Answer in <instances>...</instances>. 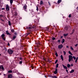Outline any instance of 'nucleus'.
Returning <instances> with one entry per match:
<instances>
[{"instance_id":"1","label":"nucleus","mask_w":78,"mask_h":78,"mask_svg":"<svg viewBox=\"0 0 78 78\" xmlns=\"http://www.w3.org/2000/svg\"><path fill=\"white\" fill-rule=\"evenodd\" d=\"M34 28V27H33L32 25H30L27 28V29H28L27 32L29 33V31H33V28Z\"/></svg>"},{"instance_id":"22","label":"nucleus","mask_w":78,"mask_h":78,"mask_svg":"<svg viewBox=\"0 0 78 78\" xmlns=\"http://www.w3.org/2000/svg\"><path fill=\"white\" fill-rule=\"evenodd\" d=\"M16 38V36H14L13 37V38H12V39H13V40H14V39H15Z\"/></svg>"},{"instance_id":"41","label":"nucleus","mask_w":78,"mask_h":78,"mask_svg":"<svg viewBox=\"0 0 78 78\" xmlns=\"http://www.w3.org/2000/svg\"><path fill=\"white\" fill-rule=\"evenodd\" d=\"M57 62H58V60H56V61H55V63L56 64V63H57Z\"/></svg>"},{"instance_id":"10","label":"nucleus","mask_w":78,"mask_h":78,"mask_svg":"<svg viewBox=\"0 0 78 78\" xmlns=\"http://www.w3.org/2000/svg\"><path fill=\"white\" fill-rule=\"evenodd\" d=\"M0 69H2V70L4 69V68L3 66H0Z\"/></svg>"},{"instance_id":"32","label":"nucleus","mask_w":78,"mask_h":78,"mask_svg":"<svg viewBox=\"0 0 78 78\" xmlns=\"http://www.w3.org/2000/svg\"><path fill=\"white\" fill-rule=\"evenodd\" d=\"M65 41V40H64V39H62V42H63V43H64Z\"/></svg>"},{"instance_id":"29","label":"nucleus","mask_w":78,"mask_h":78,"mask_svg":"<svg viewBox=\"0 0 78 78\" xmlns=\"http://www.w3.org/2000/svg\"><path fill=\"white\" fill-rule=\"evenodd\" d=\"M11 31L12 33H14V29H12Z\"/></svg>"},{"instance_id":"39","label":"nucleus","mask_w":78,"mask_h":78,"mask_svg":"<svg viewBox=\"0 0 78 78\" xmlns=\"http://www.w3.org/2000/svg\"><path fill=\"white\" fill-rule=\"evenodd\" d=\"M8 72L9 73H12V71L10 70L8 71Z\"/></svg>"},{"instance_id":"58","label":"nucleus","mask_w":78,"mask_h":78,"mask_svg":"<svg viewBox=\"0 0 78 78\" xmlns=\"http://www.w3.org/2000/svg\"><path fill=\"white\" fill-rule=\"evenodd\" d=\"M76 59H78V57H77V58H76Z\"/></svg>"},{"instance_id":"60","label":"nucleus","mask_w":78,"mask_h":78,"mask_svg":"<svg viewBox=\"0 0 78 78\" xmlns=\"http://www.w3.org/2000/svg\"><path fill=\"white\" fill-rule=\"evenodd\" d=\"M77 9H78V7L77 8Z\"/></svg>"},{"instance_id":"12","label":"nucleus","mask_w":78,"mask_h":78,"mask_svg":"<svg viewBox=\"0 0 78 78\" xmlns=\"http://www.w3.org/2000/svg\"><path fill=\"white\" fill-rule=\"evenodd\" d=\"M68 34H63V36L65 37L67 36H68Z\"/></svg>"},{"instance_id":"56","label":"nucleus","mask_w":78,"mask_h":78,"mask_svg":"<svg viewBox=\"0 0 78 78\" xmlns=\"http://www.w3.org/2000/svg\"><path fill=\"white\" fill-rule=\"evenodd\" d=\"M66 30H68V28H67Z\"/></svg>"},{"instance_id":"44","label":"nucleus","mask_w":78,"mask_h":78,"mask_svg":"<svg viewBox=\"0 0 78 78\" xmlns=\"http://www.w3.org/2000/svg\"><path fill=\"white\" fill-rule=\"evenodd\" d=\"M78 59H76V60H75V62H77V61Z\"/></svg>"},{"instance_id":"18","label":"nucleus","mask_w":78,"mask_h":78,"mask_svg":"<svg viewBox=\"0 0 78 78\" xmlns=\"http://www.w3.org/2000/svg\"><path fill=\"white\" fill-rule=\"evenodd\" d=\"M14 15L15 16H17V13L16 12H15V14Z\"/></svg>"},{"instance_id":"21","label":"nucleus","mask_w":78,"mask_h":78,"mask_svg":"<svg viewBox=\"0 0 78 78\" xmlns=\"http://www.w3.org/2000/svg\"><path fill=\"white\" fill-rule=\"evenodd\" d=\"M68 53L69 54H70V55H73V54H72V52H71L70 51H69Z\"/></svg>"},{"instance_id":"45","label":"nucleus","mask_w":78,"mask_h":78,"mask_svg":"<svg viewBox=\"0 0 78 78\" xmlns=\"http://www.w3.org/2000/svg\"><path fill=\"white\" fill-rule=\"evenodd\" d=\"M78 45V44H76L75 45V47H76Z\"/></svg>"},{"instance_id":"34","label":"nucleus","mask_w":78,"mask_h":78,"mask_svg":"<svg viewBox=\"0 0 78 78\" xmlns=\"http://www.w3.org/2000/svg\"><path fill=\"white\" fill-rule=\"evenodd\" d=\"M61 59H63V56L62 55H61Z\"/></svg>"},{"instance_id":"57","label":"nucleus","mask_w":78,"mask_h":78,"mask_svg":"<svg viewBox=\"0 0 78 78\" xmlns=\"http://www.w3.org/2000/svg\"><path fill=\"white\" fill-rule=\"evenodd\" d=\"M66 47H67V48H69V47L68 46H67Z\"/></svg>"},{"instance_id":"26","label":"nucleus","mask_w":78,"mask_h":78,"mask_svg":"<svg viewBox=\"0 0 78 78\" xmlns=\"http://www.w3.org/2000/svg\"><path fill=\"white\" fill-rule=\"evenodd\" d=\"M74 72V70L73 69L71 70V71L70 72V73H72Z\"/></svg>"},{"instance_id":"42","label":"nucleus","mask_w":78,"mask_h":78,"mask_svg":"<svg viewBox=\"0 0 78 78\" xmlns=\"http://www.w3.org/2000/svg\"><path fill=\"white\" fill-rule=\"evenodd\" d=\"M58 42H60L61 41V40H58Z\"/></svg>"},{"instance_id":"61","label":"nucleus","mask_w":78,"mask_h":78,"mask_svg":"<svg viewBox=\"0 0 78 78\" xmlns=\"http://www.w3.org/2000/svg\"><path fill=\"white\" fill-rule=\"evenodd\" d=\"M1 54H0V56H1Z\"/></svg>"},{"instance_id":"59","label":"nucleus","mask_w":78,"mask_h":78,"mask_svg":"<svg viewBox=\"0 0 78 78\" xmlns=\"http://www.w3.org/2000/svg\"><path fill=\"white\" fill-rule=\"evenodd\" d=\"M5 74H4V76H5Z\"/></svg>"},{"instance_id":"14","label":"nucleus","mask_w":78,"mask_h":78,"mask_svg":"<svg viewBox=\"0 0 78 78\" xmlns=\"http://www.w3.org/2000/svg\"><path fill=\"white\" fill-rule=\"evenodd\" d=\"M30 34V33L29 32V33H27L26 35V36L27 37V36H28L29 34Z\"/></svg>"},{"instance_id":"23","label":"nucleus","mask_w":78,"mask_h":78,"mask_svg":"<svg viewBox=\"0 0 78 78\" xmlns=\"http://www.w3.org/2000/svg\"><path fill=\"white\" fill-rule=\"evenodd\" d=\"M24 10L25 11V13H27V12H28V11H27V9H24Z\"/></svg>"},{"instance_id":"9","label":"nucleus","mask_w":78,"mask_h":78,"mask_svg":"<svg viewBox=\"0 0 78 78\" xmlns=\"http://www.w3.org/2000/svg\"><path fill=\"white\" fill-rule=\"evenodd\" d=\"M12 75L11 74L9 75L7 78H12Z\"/></svg>"},{"instance_id":"6","label":"nucleus","mask_w":78,"mask_h":78,"mask_svg":"<svg viewBox=\"0 0 78 78\" xmlns=\"http://www.w3.org/2000/svg\"><path fill=\"white\" fill-rule=\"evenodd\" d=\"M62 47H63V45H62V44H61L60 45H58V48L60 49L62 48Z\"/></svg>"},{"instance_id":"53","label":"nucleus","mask_w":78,"mask_h":78,"mask_svg":"<svg viewBox=\"0 0 78 78\" xmlns=\"http://www.w3.org/2000/svg\"><path fill=\"white\" fill-rule=\"evenodd\" d=\"M52 78H54V76H52Z\"/></svg>"},{"instance_id":"2","label":"nucleus","mask_w":78,"mask_h":78,"mask_svg":"<svg viewBox=\"0 0 78 78\" xmlns=\"http://www.w3.org/2000/svg\"><path fill=\"white\" fill-rule=\"evenodd\" d=\"M7 52L10 55H11L13 53V51L11 50V49H9L7 51Z\"/></svg>"},{"instance_id":"38","label":"nucleus","mask_w":78,"mask_h":78,"mask_svg":"<svg viewBox=\"0 0 78 78\" xmlns=\"http://www.w3.org/2000/svg\"><path fill=\"white\" fill-rule=\"evenodd\" d=\"M74 33V30H73V31L72 32L71 34H73V33Z\"/></svg>"},{"instance_id":"62","label":"nucleus","mask_w":78,"mask_h":78,"mask_svg":"<svg viewBox=\"0 0 78 78\" xmlns=\"http://www.w3.org/2000/svg\"><path fill=\"white\" fill-rule=\"evenodd\" d=\"M15 34H16V33H15Z\"/></svg>"},{"instance_id":"20","label":"nucleus","mask_w":78,"mask_h":78,"mask_svg":"<svg viewBox=\"0 0 78 78\" xmlns=\"http://www.w3.org/2000/svg\"><path fill=\"white\" fill-rule=\"evenodd\" d=\"M67 66L68 68H70L71 67L70 65L69 64H67Z\"/></svg>"},{"instance_id":"40","label":"nucleus","mask_w":78,"mask_h":78,"mask_svg":"<svg viewBox=\"0 0 78 78\" xmlns=\"http://www.w3.org/2000/svg\"><path fill=\"white\" fill-rule=\"evenodd\" d=\"M37 11H38L39 10V9H38V7L37 6Z\"/></svg>"},{"instance_id":"31","label":"nucleus","mask_w":78,"mask_h":78,"mask_svg":"<svg viewBox=\"0 0 78 78\" xmlns=\"http://www.w3.org/2000/svg\"><path fill=\"white\" fill-rule=\"evenodd\" d=\"M69 17H72V15H71V14H70L69 16Z\"/></svg>"},{"instance_id":"51","label":"nucleus","mask_w":78,"mask_h":78,"mask_svg":"<svg viewBox=\"0 0 78 78\" xmlns=\"http://www.w3.org/2000/svg\"><path fill=\"white\" fill-rule=\"evenodd\" d=\"M66 72H68V70H67V69H66Z\"/></svg>"},{"instance_id":"13","label":"nucleus","mask_w":78,"mask_h":78,"mask_svg":"<svg viewBox=\"0 0 78 78\" xmlns=\"http://www.w3.org/2000/svg\"><path fill=\"white\" fill-rule=\"evenodd\" d=\"M44 4V2H43V1H41L40 2V5H43Z\"/></svg>"},{"instance_id":"3","label":"nucleus","mask_w":78,"mask_h":78,"mask_svg":"<svg viewBox=\"0 0 78 78\" xmlns=\"http://www.w3.org/2000/svg\"><path fill=\"white\" fill-rule=\"evenodd\" d=\"M69 59H73H73H76V57L75 56H73V57L71 55H69Z\"/></svg>"},{"instance_id":"48","label":"nucleus","mask_w":78,"mask_h":78,"mask_svg":"<svg viewBox=\"0 0 78 78\" xmlns=\"http://www.w3.org/2000/svg\"><path fill=\"white\" fill-rule=\"evenodd\" d=\"M71 66H73V64H71Z\"/></svg>"},{"instance_id":"4","label":"nucleus","mask_w":78,"mask_h":78,"mask_svg":"<svg viewBox=\"0 0 78 78\" xmlns=\"http://www.w3.org/2000/svg\"><path fill=\"white\" fill-rule=\"evenodd\" d=\"M5 9L6 11H9V6L8 5H6Z\"/></svg>"},{"instance_id":"30","label":"nucleus","mask_w":78,"mask_h":78,"mask_svg":"<svg viewBox=\"0 0 78 78\" xmlns=\"http://www.w3.org/2000/svg\"><path fill=\"white\" fill-rule=\"evenodd\" d=\"M22 61H20L19 64H22Z\"/></svg>"},{"instance_id":"63","label":"nucleus","mask_w":78,"mask_h":78,"mask_svg":"<svg viewBox=\"0 0 78 78\" xmlns=\"http://www.w3.org/2000/svg\"><path fill=\"white\" fill-rule=\"evenodd\" d=\"M62 59V61H63V59Z\"/></svg>"},{"instance_id":"17","label":"nucleus","mask_w":78,"mask_h":78,"mask_svg":"<svg viewBox=\"0 0 78 78\" xmlns=\"http://www.w3.org/2000/svg\"><path fill=\"white\" fill-rule=\"evenodd\" d=\"M61 2H62L61 0H58V3H60Z\"/></svg>"},{"instance_id":"11","label":"nucleus","mask_w":78,"mask_h":78,"mask_svg":"<svg viewBox=\"0 0 78 78\" xmlns=\"http://www.w3.org/2000/svg\"><path fill=\"white\" fill-rule=\"evenodd\" d=\"M62 66H63V67L64 68V69H67V67H66V66L65 65H62Z\"/></svg>"},{"instance_id":"15","label":"nucleus","mask_w":78,"mask_h":78,"mask_svg":"<svg viewBox=\"0 0 78 78\" xmlns=\"http://www.w3.org/2000/svg\"><path fill=\"white\" fill-rule=\"evenodd\" d=\"M8 23L9 26H11V22L10 21H9Z\"/></svg>"},{"instance_id":"16","label":"nucleus","mask_w":78,"mask_h":78,"mask_svg":"<svg viewBox=\"0 0 78 78\" xmlns=\"http://www.w3.org/2000/svg\"><path fill=\"white\" fill-rule=\"evenodd\" d=\"M6 34L8 35H11V34H9L8 32V31H6Z\"/></svg>"},{"instance_id":"33","label":"nucleus","mask_w":78,"mask_h":78,"mask_svg":"<svg viewBox=\"0 0 78 78\" xmlns=\"http://www.w3.org/2000/svg\"><path fill=\"white\" fill-rule=\"evenodd\" d=\"M1 20H2V21L4 23V22H5V21H4V20H3L2 19H1Z\"/></svg>"},{"instance_id":"19","label":"nucleus","mask_w":78,"mask_h":78,"mask_svg":"<svg viewBox=\"0 0 78 78\" xmlns=\"http://www.w3.org/2000/svg\"><path fill=\"white\" fill-rule=\"evenodd\" d=\"M10 4H12L13 2V0H10Z\"/></svg>"},{"instance_id":"46","label":"nucleus","mask_w":78,"mask_h":78,"mask_svg":"<svg viewBox=\"0 0 78 78\" xmlns=\"http://www.w3.org/2000/svg\"><path fill=\"white\" fill-rule=\"evenodd\" d=\"M48 3H49V5H50V2H48Z\"/></svg>"},{"instance_id":"28","label":"nucleus","mask_w":78,"mask_h":78,"mask_svg":"<svg viewBox=\"0 0 78 78\" xmlns=\"http://www.w3.org/2000/svg\"><path fill=\"white\" fill-rule=\"evenodd\" d=\"M3 16H4L3 15H0V19L2 18V17H3Z\"/></svg>"},{"instance_id":"64","label":"nucleus","mask_w":78,"mask_h":78,"mask_svg":"<svg viewBox=\"0 0 78 78\" xmlns=\"http://www.w3.org/2000/svg\"><path fill=\"white\" fill-rule=\"evenodd\" d=\"M38 44H40V43H39Z\"/></svg>"},{"instance_id":"35","label":"nucleus","mask_w":78,"mask_h":78,"mask_svg":"<svg viewBox=\"0 0 78 78\" xmlns=\"http://www.w3.org/2000/svg\"><path fill=\"white\" fill-rule=\"evenodd\" d=\"M56 38H55V37H53L52 38V40H53V41H54V40H55Z\"/></svg>"},{"instance_id":"43","label":"nucleus","mask_w":78,"mask_h":78,"mask_svg":"<svg viewBox=\"0 0 78 78\" xmlns=\"http://www.w3.org/2000/svg\"><path fill=\"white\" fill-rule=\"evenodd\" d=\"M5 8H2L1 9H2V10H5Z\"/></svg>"},{"instance_id":"8","label":"nucleus","mask_w":78,"mask_h":78,"mask_svg":"<svg viewBox=\"0 0 78 78\" xmlns=\"http://www.w3.org/2000/svg\"><path fill=\"white\" fill-rule=\"evenodd\" d=\"M58 69H55V71L54 72V73L55 74H56L58 73Z\"/></svg>"},{"instance_id":"54","label":"nucleus","mask_w":78,"mask_h":78,"mask_svg":"<svg viewBox=\"0 0 78 78\" xmlns=\"http://www.w3.org/2000/svg\"><path fill=\"white\" fill-rule=\"evenodd\" d=\"M32 69H34V67H32Z\"/></svg>"},{"instance_id":"25","label":"nucleus","mask_w":78,"mask_h":78,"mask_svg":"<svg viewBox=\"0 0 78 78\" xmlns=\"http://www.w3.org/2000/svg\"><path fill=\"white\" fill-rule=\"evenodd\" d=\"M69 62H70L71 61H73V59H69L68 60Z\"/></svg>"},{"instance_id":"36","label":"nucleus","mask_w":78,"mask_h":78,"mask_svg":"<svg viewBox=\"0 0 78 78\" xmlns=\"http://www.w3.org/2000/svg\"><path fill=\"white\" fill-rule=\"evenodd\" d=\"M58 64H57V65H56V67L57 68L58 67Z\"/></svg>"},{"instance_id":"50","label":"nucleus","mask_w":78,"mask_h":78,"mask_svg":"<svg viewBox=\"0 0 78 78\" xmlns=\"http://www.w3.org/2000/svg\"><path fill=\"white\" fill-rule=\"evenodd\" d=\"M4 49H5L6 50V48H4Z\"/></svg>"},{"instance_id":"27","label":"nucleus","mask_w":78,"mask_h":78,"mask_svg":"<svg viewBox=\"0 0 78 78\" xmlns=\"http://www.w3.org/2000/svg\"><path fill=\"white\" fill-rule=\"evenodd\" d=\"M70 48L71 49V50H73H73H74V49H73V47H70Z\"/></svg>"},{"instance_id":"52","label":"nucleus","mask_w":78,"mask_h":78,"mask_svg":"<svg viewBox=\"0 0 78 78\" xmlns=\"http://www.w3.org/2000/svg\"><path fill=\"white\" fill-rule=\"evenodd\" d=\"M62 37H63L62 36H61V38H62Z\"/></svg>"},{"instance_id":"24","label":"nucleus","mask_w":78,"mask_h":78,"mask_svg":"<svg viewBox=\"0 0 78 78\" xmlns=\"http://www.w3.org/2000/svg\"><path fill=\"white\" fill-rule=\"evenodd\" d=\"M55 55H56V56L57 57L58 56V53L56 52H55Z\"/></svg>"},{"instance_id":"47","label":"nucleus","mask_w":78,"mask_h":78,"mask_svg":"<svg viewBox=\"0 0 78 78\" xmlns=\"http://www.w3.org/2000/svg\"><path fill=\"white\" fill-rule=\"evenodd\" d=\"M8 45H9H9H10V44H9V43H8Z\"/></svg>"},{"instance_id":"49","label":"nucleus","mask_w":78,"mask_h":78,"mask_svg":"<svg viewBox=\"0 0 78 78\" xmlns=\"http://www.w3.org/2000/svg\"><path fill=\"white\" fill-rule=\"evenodd\" d=\"M54 77V78H57V77H56V76H55Z\"/></svg>"},{"instance_id":"55","label":"nucleus","mask_w":78,"mask_h":78,"mask_svg":"<svg viewBox=\"0 0 78 78\" xmlns=\"http://www.w3.org/2000/svg\"><path fill=\"white\" fill-rule=\"evenodd\" d=\"M16 73H19V72H17L16 71Z\"/></svg>"},{"instance_id":"7","label":"nucleus","mask_w":78,"mask_h":78,"mask_svg":"<svg viewBox=\"0 0 78 78\" xmlns=\"http://www.w3.org/2000/svg\"><path fill=\"white\" fill-rule=\"evenodd\" d=\"M23 9H27V5H24L23 6Z\"/></svg>"},{"instance_id":"5","label":"nucleus","mask_w":78,"mask_h":78,"mask_svg":"<svg viewBox=\"0 0 78 78\" xmlns=\"http://www.w3.org/2000/svg\"><path fill=\"white\" fill-rule=\"evenodd\" d=\"M5 34H2L1 36L2 39L4 40V41H5Z\"/></svg>"},{"instance_id":"37","label":"nucleus","mask_w":78,"mask_h":78,"mask_svg":"<svg viewBox=\"0 0 78 78\" xmlns=\"http://www.w3.org/2000/svg\"><path fill=\"white\" fill-rule=\"evenodd\" d=\"M63 53H64V55H66V52L65 51H63Z\"/></svg>"}]
</instances>
